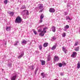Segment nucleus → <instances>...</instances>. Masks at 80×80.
Returning <instances> with one entry per match:
<instances>
[{
	"mask_svg": "<svg viewBox=\"0 0 80 80\" xmlns=\"http://www.w3.org/2000/svg\"><path fill=\"white\" fill-rule=\"evenodd\" d=\"M22 18L20 16H18L17 17L15 22L16 23H22Z\"/></svg>",
	"mask_w": 80,
	"mask_h": 80,
	"instance_id": "obj_1",
	"label": "nucleus"
},
{
	"mask_svg": "<svg viewBox=\"0 0 80 80\" xmlns=\"http://www.w3.org/2000/svg\"><path fill=\"white\" fill-rule=\"evenodd\" d=\"M17 73H14L13 74V76H12L11 78V80H16L17 79Z\"/></svg>",
	"mask_w": 80,
	"mask_h": 80,
	"instance_id": "obj_2",
	"label": "nucleus"
},
{
	"mask_svg": "<svg viewBox=\"0 0 80 80\" xmlns=\"http://www.w3.org/2000/svg\"><path fill=\"white\" fill-rule=\"evenodd\" d=\"M22 13L23 15H25L26 14L27 15H28L29 14V12H28V11L27 10H24L22 12Z\"/></svg>",
	"mask_w": 80,
	"mask_h": 80,
	"instance_id": "obj_3",
	"label": "nucleus"
},
{
	"mask_svg": "<svg viewBox=\"0 0 80 80\" xmlns=\"http://www.w3.org/2000/svg\"><path fill=\"white\" fill-rule=\"evenodd\" d=\"M23 55H24V52H21L19 54V56L18 58L19 59L21 58Z\"/></svg>",
	"mask_w": 80,
	"mask_h": 80,
	"instance_id": "obj_4",
	"label": "nucleus"
},
{
	"mask_svg": "<svg viewBox=\"0 0 80 80\" xmlns=\"http://www.w3.org/2000/svg\"><path fill=\"white\" fill-rule=\"evenodd\" d=\"M77 55V53L76 52H73L72 54L71 55V57L73 58H75Z\"/></svg>",
	"mask_w": 80,
	"mask_h": 80,
	"instance_id": "obj_5",
	"label": "nucleus"
},
{
	"mask_svg": "<svg viewBox=\"0 0 80 80\" xmlns=\"http://www.w3.org/2000/svg\"><path fill=\"white\" fill-rule=\"evenodd\" d=\"M54 62H58V61L59 60V58L57 56H54Z\"/></svg>",
	"mask_w": 80,
	"mask_h": 80,
	"instance_id": "obj_6",
	"label": "nucleus"
},
{
	"mask_svg": "<svg viewBox=\"0 0 80 80\" xmlns=\"http://www.w3.org/2000/svg\"><path fill=\"white\" fill-rule=\"evenodd\" d=\"M38 8L40 10H41L42 8H43V4H39L38 5Z\"/></svg>",
	"mask_w": 80,
	"mask_h": 80,
	"instance_id": "obj_7",
	"label": "nucleus"
},
{
	"mask_svg": "<svg viewBox=\"0 0 80 80\" xmlns=\"http://www.w3.org/2000/svg\"><path fill=\"white\" fill-rule=\"evenodd\" d=\"M49 12L50 13H54L55 12V10L53 8H50L49 9Z\"/></svg>",
	"mask_w": 80,
	"mask_h": 80,
	"instance_id": "obj_8",
	"label": "nucleus"
},
{
	"mask_svg": "<svg viewBox=\"0 0 80 80\" xmlns=\"http://www.w3.org/2000/svg\"><path fill=\"white\" fill-rule=\"evenodd\" d=\"M43 32H44L45 33H46L47 32V31H42L41 32V33H40L39 34V35L40 36H41V37H43V36H44V34H45L44 33L42 34V33H43Z\"/></svg>",
	"mask_w": 80,
	"mask_h": 80,
	"instance_id": "obj_9",
	"label": "nucleus"
},
{
	"mask_svg": "<svg viewBox=\"0 0 80 80\" xmlns=\"http://www.w3.org/2000/svg\"><path fill=\"white\" fill-rule=\"evenodd\" d=\"M11 28L10 27H8L7 26L6 27V30L7 32H9V31H10L11 30Z\"/></svg>",
	"mask_w": 80,
	"mask_h": 80,
	"instance_id": "obj_10",
	"label": "nucleus"
},
{
	"mask_svg": "<svg viewBox=\"0 0 80 80\" xmlns=\"http://www.w3.org/2000/svg\"><path fill=\"white\" fill-rule=\"evenodd\" d=\"M69 28V26L68 25H66L65 27L63 29V30L64 31H67V30Z\"/></svg>",
	"mask_w": 80,
	"mask_h": 80,
	"instance_id": "obj_11",
	"label": "nucleus"
},
{
	"mask_svg": "<svg viewBox=\"0 0 80 80\" xmlns=\"http://www.w3.org/2000/svg\"><path fill=\"white\" fill-rule=\"evenodd\" d=\"M21 43L22 45H23V44H27V41L25 40V39H23L22 41L21 42Z\"/></svg>",
	"mask_w": 80,
	"mask_h": 80,
	"instance_id": "obj_12",
	"label": "nucleus"
},
{
	"mask_svg": "<svg viewBox=\"0 0 80 80\" xmlns=\"http://www.w3.org/2000/svg\"><path fill=\"white\" fill-rule=\"evenodd\" d=\"M66 20H72V18H70L68 16H66Z\"/></svg>",
	"mask_w": 80,
	"mask_h": 80,
	"instance_id": "obj_13",
	"label": "nucleus"
},
{
	"mask_svg": "<svg viewBox=\"0 0 80 80\" xmlns=\"http://www.w3.org/2000/svg\"><path fill=\"white\" fill-rule=\"evenodd\" d=\"M40 62H41V65H44L45 64V61H43V60H40Z\"/></svg>",
	"mask_w": 80,
	"mask_h": 80,
	"instance_id": "obj_14",
	"label": "nucleus"
},
{
	"mask_svg": "<svg viewBox=\"0 0 80 80\" xmlns=\"http://www.w3.org/2000/svg\"><path fill=\"white\" fill-rule=\"evenodd\" d=\"M14 13H15L13 12H9V14L10 16L11 17H13Z\"/></svg>",
	"mask_w": 80,
	"mask_h": 80,
	"instance_id": "obj_15",
	"label": "nucleus"
},
{
	"mask_svg": "<svg viewBox=\"0 0 80 80\" xmlns=\"http://www.w3.org/2000/svg\"><path fill=\"white\" fill-rule=\"evenodd\" d=\"M54 26H53L52 28V31L53 32H55L56 28Z\"/></svg>",
	"mask_w": 80,
	"mask_h": 80,
	"instance_id": "obj_16",
	"label": "nucleus"
},
{
	"mask_svg": "<svg viewBox=\"0 0 80 80\" xmlns=\"http://www.w3.org/2000/svg\"><path fill=\"white\" fill-rule=\"evenodd\" d=\"M62 49L63 52H64V53H67V50L65 49V47H62Z\"/></svg>",
	"mask_w": 80,
	"mask_h": 80,
	"instance_id": "obj_17",
	"label": "nucleus"
},
{
	"mask_svg": "<svg viewBox=\"0 0 80 80\" xmlns=\"http://www.w3.org/2000/svg\"><path fill=\"white\" fill-rule=\"evenodd\" d=\"M41 76L43 78H44L45 76V74L44 73V72H42L41 73Z\"/></svg>",
	"mask_w": 80,
	"mask_h": 80,
	"instance_id": "obj_18",
	"label": "nucleus"
},
{
	"mask_svg": "<svg viewBox=\"0 0 80 80\" xmlns=\"http://www.w3.org/2000/svg\"><path fill=\"white\" fill-rule=\"evenodd\" d=\"M44 17V15H43V14H41V15L40 16V19H43Z\"/></svg>",
	"mask_w": 80,
	"mask_h": 80,
	"instance_id": "obj_19",
	"label": "nucleus"
},
{
	"mask_svg": "<svg viewBox=\"0 0 80 80\" xmlns=\"http://www.w3.org/2000/svg\"><path fill=\"white\" fill-rule=\"evenodd\" d=\"M50 59H51V58L50 57V55H49L48 57V61L49 62L50 60Z\"/></svg>",
	"mask_w": 80,
	"mask_h": 80,
	"instance_id": "obj_20",
	"label": "nucleus"
},
{
	"mask_svg": "<svg viewBox=\"0 0 80 80\" xmlns=\"http://www.w3.org/2000/svg\"><path fill=\"white\" fill-rule=\"evenodd\" d=\"M48 43H44L43 46L44 47H47L48 46Z\"/></svg>",
	"mask_w": 80,
	"mask_h": 80,
	"instance_id": "obj_21",
	"label": "nucleus"
},
{
	"mask_svg": "<svg viewBox=\"0 0 80 80\" xmlns=\"http://www.w3.org/2000/svg\"><path fill=\"white\" fill-rule=\"evenodd\" d=\"M77 68H80V62H78V64H77Z\"/></svg>",
	"mask_w": 80,
	"mask_h": 80,
	"instance_id": "obj_22",
	"label": "nucleus"
},
{
	"mask_svg": "<svg viewBox=\"0 0 80 80\" xmlns=\"http://www.w3.org/2000/svg\"><path fill=\"white\" fill-rule=\"evenodd\" d=\"M30 68L31 70H34V67H33V65L31 66L30 67Z\"/></svg>",
	"mask_w": 80,
	"mask_h": 80,
	"instance_id": "obj_23",
	"label": "nucleus"
},
{
	"mask_svg": "<svg viewBox=\"0 0 80 80\" xmlns=\"http://www.w3.org/2000/svg\"><path fill=\"white\" fill-rule=\"evenodd\" d=\"M79 47H76L75 49V51H79Z\"/></svg>",
	"mask_w": 80,
	"mask_h": 80,
	"instance_id": "obj_24",
	"label": "nucleus"
},
{
	"mask_svg": "<svg viewBox=\"0 0 80 80\" xmlns=\"http://www.w3.org/2000/svg\"><path fill=\"white\" fill-rule=\"evenodd\" d=\"M58 65L59 67H62L63 66V64L62 63H58Z\"/></svg>",
	"mask_w": 80,
	"mask_h": 80,
	"instance_id": "obj_25",
	"label": "nucleus"
},
{
	"mask_svg": "<svg viewBox=\"0 0 80 80\" xmlns=\"http://www.w3.org/2000/svg\"><path fill=\"white\" fill-rule=\"evenodd\" d=\"M39 48L40 50H42V45H39Z\"/></svg>",
	"mask_w": 80,
	"mask_h": 80,
	"instance_id": "obj_26",
	"label": "nucleus"
},
{
	"mask_svg": "<svg viewBox=\"0 0 80 80\" xmlns=\"http://www.w3.org/2000/svg\"><path fill=\"white\" fill-rule=\"evenodd\" d=\"M4 4L7 5V3H8V0H4Z\"/></svg>",
	"mask_w": 80,
	"mask_h": 80,
	"instance_id": "obj_27",
	"label": "nucleus"
},
{
	"mask_svg": "<svg viewBox=\"0 0 80 80\" xmlns=\"http://www.w3.org/2000/svg\"><path fill=\"white\" fill-rule=\"evenodd\" d=\"M18 43H19V41H16L15 42V43L14 44V45H15V46H16V45H18Z\"/></svg>",
	"mask_w": 80,
	"mask_h": 80,
	"instance_id": "obj_28",
	"label": "nucleus"
},
{
	"mask_svg": "<svg viewBox=\"0 0 80 80\" xmlns=\"http://www.w3.org/2000/svg\"><path fill=\"white\" fill-rule=\"evenodd\" d=\"M56 45L54 46L52 48V50H55V49L56 48Z\"/></svg>",
	"mask_w": 80,
	"mask_h": 80,
	"instance_id": "obj_29",
	"label": "nucleus"
},
{
	"mask_svg": "<svg viewBox=\"0 0 80 80\" xmlns=\"http://www.w3.org/2000/svg\"><path fill=\"white\" fill-rule=\"evenodd\" d=\"M26 7L25 5H23L22 6V7L21 8L22 9H26Z\"/></svg>",
	"mask_w": 80,
	"mask_h": 80,
	"instance_id": "obj_30",
	"label": "nucleus"
},
{
	"mask_svg": "<svg viewBox=\"0 0 80 80\" xmlns=\"http://www.w3.org/2000/svg\"><path fill=\"white\" fill-rule=\"evenodd\" d=\"M78 43H79L78 42V41L76 42L74 44V46H77V45H78Z\"/></svg>",
	"mask_w": 80,
	"mask_h": 80,
	"instance_id": "obj_31",
	"label": "nucleus"
},
{
	"mask_svg": "<svg viewBox=\"0 0 80 80\" xmlns=\"http://www.w3.org/2000/svg\"><path fill=\"white\" fill-rule=\"evenodd\" d=\"M65 36H66V33L65 32H64L63 34H62V37H65Z\"/></svg>",
	"mask_w": 80,
	"mask_h": 80,
	"instance_id": "obj_32",
	"label": "nucleus"
},
{
	"mask_svg": "<svg viewBox=\"0 0 80 80\" xmlns=\"http://www.w3.org/2000/svg\"><path fill=\"white\" fill-rule=\"evenodd\" d=\"M48 29V28L45 27L43 28V30L42 31H46V30Z\"/></svg>",
	"mask_w": 80,
	"mask_h": 80,
	"instance_id": "obj_33",
	"label": "nucleus"
},
{
	"mask_svg": "<svg viewBox=\"0 0 80 80\" xmlns=\"http://www.w3.org/2000/svg\"><path fill=\"white\" fill-rule=\"evenodd\" d=\"M8 66L9 67H12V64H11V63H8Z\"/></svg>",
	"mask_w": 80,
	"mask_h": 80,
	"instance_id": "obj_34",
	"label": "nucleus"
},
{
	"mask_svg": "<svg viewBox=\"0 0 80 80\" xmlns=\"http://www.w3.org/2000/svg\"><path fill=\"white\" fill-rule=\"evenodd\" d=\"M42 22L43 20H42V19H40V20H39V23H42Z\"/></svg>",
	"mask_w": 80,
	"mask_h": 80,
	"instance_id": "obj_35",
	"label": "nucleus"
},
{
	"mask_svg": "<svg viewBox=\"0 0 80 80\" xmlns=\"http://www.w3.org/2000/svg\"><path fill=\"white\" fill-rule=\"evenodd\" d=\"M68 14V12H64V15L65 16V15H67Z\"/></svg>",
	"mask_w": 80,
	"mask_h": 80,
	"instance_id": "obj_36",
	"label": "nucleus"
},
{
	"mask_svg": "<svg viewBox=\"0 0 80 80\" xmlns=\"http://www.w3.org/2000/svg\"><path fill=\"white\" fill-rule=\"evenodd\" d=\"M60 75H61V76H63L64 74L63 73L61 72L60 73Z\"/></svg>",
	"mask_w": 80,
	"mask_h": 80,
	"instance_id": "obj_37",
	"label": "nucleus"
},
{
	"mask_svg": "<svg viewBox=\"0 0 80 80\" xmlns=\"http://www.w3.org/2000/svg\"><path fill=\"white\" fill-rule=\"evenodd\" d=\"M42 29H39L38 30V32H42Z\"/></svg>",
	"mask_w": 80,
	"mask_h": 80,
	"instance_id": "obj_38",
	"label": "nucleus"
},
{
	"mask_svg": "<svg viewBox=\"0 0 80 80\" xmlns=\"http://www.w3.org/2000/svg\"><path fill=\"white\" fill-rule=\"evenodd\" d=\"M38 69L37 68L36 69L34 72H35V73H37V71H38Z\"/></svg>",
	"mask_w": 80,
	"mask_h": 80,
	"instance_id": "obj_39",
	"label": "nucleus"
},
{
	"mask_svg": "<svg viewBox=\"0 0 80 80\" xmlns=\"http://www.w3.org/2000/svg\"><path fill=\"white\" fill-rule=\"evenodd\" d=\"M43 9H42L41 10H40V11H39V13H41V12H43Z\"/></svg>",
	"mask_w": 80,
	"mask_h": 80,
	"instance_id": "obj_40",
	"label": "nucleus"
},
{
	"mask_svg": "<svg viewBox=\"0 0 80 80\" xmlns=\"http://www.w3.org/2000/svg\"><path fill=\"white\" fill-rule=\"evenodd\" d=\"M33 32L34 33L35 35H37V32H36V31H33Z\"/></svg>",
	"mask_w": 80,
	"mask_h": 80,
	"instance_id": "obj_41",
	"label": "nucleus"
},
{
	"mask_svg": "<svg viewBox=\"0 0 80 80\" xmlns=\"http://www.w3.org/2000/svg\"><path fill=\"white\" fill-rule=\"evenodd\" d=\"M52 39L53 40H55V39H56V38L55 37H53L52 38Z\"/></svg>",
	"mask_w": 80,
	"mask_h": 80,
	"instance_id": "obj_42",
	"label": "nucleus"
},
{
	"mask_svg": "<svg viewBox=\"0 0 80 80\" xmlns=\"http://www.w3.org/2000/svg\"><path fill=\"white\" fill-rule=\"evenodd\" d=\"M18 48L19 50H20V51H22V49H21V48H19L18 47Z\"/></svg>",
	"mask_w": 80,
	"mask_h": 80,
	"instance_id": "obj_43",
	"label": "nucleus"
},
{
	"mask_svg": "<svg viewBox=\"0 0 80 80\" xmlns=\"http://www.w3.org/2000/svg\"><path fill=\"white\" fill-rule=\"evenodd\" d=\"M66 63H64V64H63V65H66Z\"/></svg>",
	"mask_w": 80,
	"mask_h": 80,
	"instance_id": "obj_44",
	"label": "nucleus"
},
{
	"mask_svg": "<svg viewBox=\"0 0 80 80\" xmlns=\"http://www.w3.org/2000/svg\"><path fill=\"white\" fill-rule=\"evenodd\" d=\"M5 45H7V42H5Z\"/></svg>",
	"mask_w": 80,
	"mask_h": 80,
	"instance_id": "obj_45",
	"label": "nucleus"
},
{
	"mask_svg": "<svg viewBox=\"0 0 80 80\" xmlns=\"http://www.w3.org/2000/svg\"><path fill=\"white\" fill-rule=\"evenodd\" d=\"M36 74H37V73L34 72V75H36Z\"/></svg>",
	"mask_w": 80,
	"mask_h": 80,
	"instance_id": "obj_46",
	"label": "nucleus"
},
{
	"mask_svg": "<svg viewBox=\"0 0 80 80\" xmlns=\"http://www.w3.org/2000/svg\"><path fill=\"white\" fill-rule=\"evenodd\" d=\"M64 2H65V3H66V2H67V1H64Z\"/></svg>",
	"mask_w": 80,
	"mask_h": 80,
	"instance_id": "obj_47",
	"label": "nucleus"
},
{
	"mask_svg": "<svg viewBox=\"0 0 80 80\" xmlns=\"http://www.w3.org/2000/svg\"><path fill=\"white\" fill-rule=\"evenodd\" d=\"M42 26H41L40 27H42Z\"/></svg>",
	"mask_w": 80,
	"mask_h": 80,
	"instance_id": "obj_48",
	"label": "nucleus"
},
{
	"mask_svg": "<svg viewBox=\"0 0 80 80\" xmlns=\"http://www.w3.org/2000/svg\"><path fill=\"white\" fill-rule=\"evenodd\" d=\"M52 41H53V40H52Z\"/></svg>",
	"mask_w": 80,
	"mask_h": 80,
	"instance_id": "obj_49",
	"label": "nucleus"
}]
</instances>
